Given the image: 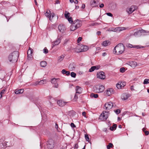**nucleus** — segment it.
Returning <instances> with one entry per match:
<instances>
[{"mask_svg":"<svg viewBox=\"0 0 149 149\" xmlns=\"http://www.w3.org/2000/svg\"><path fill=\"white\" fill-rule=\"evenodd\" d=\"M91 97H94L95 98H97L98 97V95L97 94L94 93H91L90 95Z\"/></svg>","mask_w":149,"mask_h":149,"instance_id":"28","label":"nucleus"},{"mask_svg":"<svg viewBox=\"0 0 149 149\" xmlns=\"http://www.w3.org/2000/svg\"><path fill=\"white\" fill-rule=\"evenodd\" d=\"M78 95L77 94V93H75L74 98V100H75L76 101L77 99H78Z\"/></svg>","mask_w":149,"mask_h":149,"instance_id":"51","label":"nucleus"},{"mask_svg":"<svg viewBox=\"0 0 149 149\" xmlns=\"http://www.w3.org/2000/svg\"><path fill=\"white\" fill-rule=\"evenodd\" d=\"M45 15L50 20H51L52 19H51V12L50 10L49 11V13L48 12V11L46 12L45 13Z\"/></svg>","mask_w":149,"mask_h":149,"instance_id":"19","label":"nucleus"},{"mask_svg":"<svg viewBox=\"0 0 149 149\" xmlns=\"http://www.w3.org/2000/svg\"><path fill=\"white\" fill-rule=\"evenodd\" d=\"M115 48L117 49L118 52L116 54L118 55L122 54L125 51V46L122 43H120L117 45L115 47Z\"/></svg>","mask_w":149,"mask_h":149,"instance_id":"2","label":"nucleus"},{"mask_svg":"<svg viewBox=\"0 0 149 149\" xmlns=\"http://www.w3.org/2000/svg\"><path fill=\"white\" fill-rule=\"evenodd\" d=\"M116 86L118 89H120L122 87V85L121 84L118 83L116 85Z\"/></svg>","mask_w":149,"mask_h":149,"instance_id":"44","label":"nucleus"},{"mask_svg":"<svg viewBox=\"0 0 149 149\" xmlns=\"http://www.w3.org/2000/svg\"><path fill=\"white\" fill-rule=\"evenodd\" d=\"M139 31L141 32V33H144L146 32V31L144 30L141 29V30H139Z\"/></svg>","mask_w":149,"mask_h":149,"instance_id":"58","label":"nucleus"},{"mask_svg":"<svg viewBox=\"0 0 149 149\" xmlns=\"http://www.w3.org/2000/svg\"><path fill=\"white\" fill-rule=\"evenodd\" d=\"M97 78L101 79H104L106 77L104 73L102 71L97 72Z\"/></svg>","mask_w":149,"mask_h":149,"instance_id":"8","label":"nucleus"},{"mask_svg":"<svg viewBox=\"0 0 149 149\" xmlns=\"http://www.w3.org/2000/svg\"><path fill=\"white\" fill-rule=\"evenodd\" d=\"M78 148V144L77 143L75 144V146H74V148H76L77 149Z\"/></svg>","mask_w":149,"mask_h":149,"instance_id":"63","label":"nucleus"},{"mask_svg":"<svg viewBox=\"0 0 149 149\" xmlns=\"http://www.w3.org/2000/svg\"><path fill=\"white\" fill-rule=\"evenodd\" d=\"M46 81L45 80H42L40 81H37L35 83V85H41L45 84Z\"/></svg>","mask_w":149,"mask_h":149,"instance_id":"16","label":"nucleus"},{"mask_svg":"<svg viewBox=\"0 0 149 149\" xmlns=\"http://www.w3.org/2000/svg\"><path fill=\"white\" fill-rule=\"evenodd\" d=\"M19 56V52L14 51L9 54L8 57V60L10 62L14 63L17 61Z\"/></svg>","mask_w":149,"mask_h":149,"instance_id":"1","label":"nucleus"},{"mask_svg":"<svg viewBox=\"0 0 149 149\" xmlns=\"http://www.w3.org/2000/svg\"><path fill=\"white\" fill-rule=\"evenodd\" d=\"M98 0H92L90 4L93 7H96L98 6Z\"/></svg>","mask_w":149,"mask_h":149,"instance_id":"10","label":"nucleus"},{"mask_svg":"<svg viewBox=\"0 0 149 149\" xmlns=\"http://www.w3.org/2000/svg\"><path fill=\"white\" fill-rule=\"evenodd\" d=\"M109 115L107 111H104L101 114L99 117L100 119H102V117L103 119L106 120L108 118Z\"/></svg>","mask_w":149,"mask_h":149,"instance_id":"5","label":"nucleus"},{"mask_svg":"<svg viewBox=\"0 0 149 149\" xmlns=\"http://www.w3.org/2000/svg\"><path fill=\"white\" fill-rule=\"evenodd\" d=\"M95 90L97 93L102 92L104 89L105 87L103 85H97L95 87Z\"/></svg>","mask_w":149,"mask_h":149,"instance_id":"4","label":"nucleus"},{"mask_svg":"<svg viewBox=\"0 0 149 149\" xmlns=\"http://www.w3.org/2000/svg\"><path fill=\"white\" fill-rule=\"evenodd\" d=\"M5 90L3 89L1 91V92L0 93V95H1V96L0 97V99H1V98L2 97V94L4 93L5 92Z\"/></svg>","mask_w":149,"mask_h":149,"instance_id":"49","label":"nucleus"},{"mask_svg":"<svg viewBox=\"0 0 149 149\" xmlns=\"http://www.w3.org/2000/svg\"><path fill=\"white\" fill-rule=\"evenodd\" d=\"M68 19V21L70 23L72 24L74 23V22L73 21L72 18L71 17H69V18H68V19Z\"/></svg>","mask_w":149,"mask_h":149,"instance_id":"34","label":"nucleus"},{"mask_svg":"<svg viewBox=\"0 0 149 149\" xmlns=\"http://www.w3.org/2000/svg\"><path fill=\"white\" fill-rule=\"evenodd\" d=\"M24 91V89H20L18 90H15V93L16 94H19L22 93H23Z\"/></svg>","mask_w":149,"mask_h":149,"instance_id":"25","label":"nucleus"},{"mask_svg":"<svg viewBox=\"0 0 149 149\" xmlns=\"http://www.w3.org/2000/svg\"><path fill=\"white\" fill-rule=\"evenodd\" d=\"M106 14L108 16L112 17L113 16V15L111 13H106Z\"/></svg>","mask_w":149,"mask_h":149,"instance_id":"57","label":"nucleus"},{"mask_svg":"<svg viewBox=\"0 0 149 149\" xmlns=\"http://www.w3.org/2000/svg\"><path fill=\"white\" fill-rule=\"evenodd\" d=\"M132 7L133 8V10H134V11L136 10L138 8V7L136 6H132Z\"/></svg>","mask_w":149,"mask_h":149,"instance_id":"56","label":"nucleus"},{"mask_svg":"<svg viewBox=\"0 0 149 149\" xmlns=\"http://www.w3.org/2000/svg\"><path fill=\"white\" fill-rule=\"evenodd\" d=\"M125 69L124 68H121L120 69V72L123 73L125 71Z\"/></svg>","mask_w":149,"mask_h":149,"instance_id":"48","label":"nucleus"},{"mask_svg":"<svg viewBox=\"0 0 149 149\" xmlns=\"http://www.w3.org/2000/svg\"><path fill=\"white\" fill-rule=\"evenodd\" d=\"M70 15V13L69 12L67 11H65L64 16L66 19H68V18L69 17Z\"/></svg>","mask_w":149,"mask_h":149,"instance_id":"31","label":"nucleus"},{"mask_svg":"<svg viewBox=\"0 0 149 149\" xmlns=\"http://www.w3.org/2000/svg\"><path fill=\"white\" fill-rule=\"evenodd\" d=\"M51 15H52L51 16L52 18L55 16V14L53 12H52V13H51Z\"/></svg>","mask_w":149,"mask_h":149,"instance_id":"62","label":"nucleus"},{"mask_svg":"<svg viewBox=\"0 0 149 149\" xmlns=\"http://www.w3.org/2000/svg\"><path fill=\"white\" fill-rule=\"evenodd\" d=\"M130 65L132 68L135 67L137 65V63L134 61H132L130 63Z\"/></svg>","mask_w":149,"mask_h":149,"instance_id":"23","label":"nucleus"},{"mask_svg":"<svg viewBox=\"0 0 149 149\" xmlns=\"http://www.w3.org/2000/svg\"><path fill=\"white\" fill-rule=\"evenodd\" d=\"M74 24H75L76 28L77 29L79 28L82 25V22L79 19H77L74 21Z\"/></svg>","mask_w":149,"mask_h":149,"instance_id":"9","label":"nucleus"},{"mask_svg":"<svg viewBox=\"0 0 149 149\" xmlns=\"http://www.w3.org/2000/svg\"><path fill=\"white\" fill-rule=\"evenodd\" d=\"M33 50L31 48L29 47L27 51V59L28 60H30L31 54L33 53Z\"/></svg>","mask_w":149,"mask_h":149,"instance_id":"12","label":"nucleus"},{"mask_svg":"<svg viewBox=\"0 0 149 149\" xmlns=\"http://www.w3.org/2000/svg\"><path fill=\"white\" fill-rule=\"evenodd\" d=\"M82 38L81 37H79L78 38L77 40V43H79L82 40Z\"/></svg>","mask_w":149,"mask_h":149,"instance_id":"55","label":"nucleus"},{"mask_svg":"<svg viewBox=\"0 0 149 149\" xmlns=\"http://www.w3.org/2000/svg\"><path fill=\"white\" fill-rule=\"evenodd\" d=\"M93 66L95 70H97L99 69L100 67V65L94 66Z\"/></svg>","mask_w":149,"mask_h":149,"instance_id":"47","label":"nucleus"},{"mask_svg":"<svg viewBox=\"0 0 149 149\" xmlns=\"http://www.w3.org/2000/svg\"><path fill=\"white\" fill-rule=\"evenodd\" d=\"M68 102H64L62 100H59L57 101V104L59 105V106L63 107L65 106L66 104L68 103Z\"/></svg>","mask_w":149,"mask_h":149,"instance_id":"14","label":"nucleus"},{"mask_svg":"<svg viewBox=\"0 0 149 149\" xmlns=\"http://www.w3.org/2000/svg\"><path fill=\"white\" fill-rule=\"evenodd\" d=\"M40 66L43 67H45L47 65V63L45 61H42L40 63Z\"/></svg>","mask_w":149,"mask_h":149,"instance_id":"27","label":"nucleus"},{"mask_svg":"<svg viewBox=\"0 0 149 149\" xmlns=\"http://www.w3.org/2000/svg\"><path fill=\"white\" fill-rule=\"evenodd\" d=\"M71 49L72 50H74V52L79 53L81 52V51L80 50V48L78 49L77 47H76L75 48H72Z\"/></svg>","mask_w":149,"mask_h":149,"instance_id":"29","label":"nucleus"},{"mask_svg":"<svg viewBox=\"0 0 149 149\" xmlns=\"http://www.w3.org/2000/svg\"><path fill=\"white\" fill-rule=\"evenodd\" d=\"M113 106V104L112 102H108L106 103L104 105L105 107L104 109L105 110H109L112 108Z\"/></svg>","mask_w":149,"mask_h":149,"instance_id":"7","label":"nucleus"},{"mask_svg":"<svg viewBox=\"0 0 149 149\" xmlns=\"http://www.w3.org/2000/svg\"><path fill=\"white\" fill-rule=\"evenodd\" d=\"M114 91L112 88H109L104 91V93L106 96H109L114 93Z\"/></svg>","mask_w":149,"mask_h":149,"instance_id":"6","label":"nucleus"},{"mask_svg":"<svg viewBox=\"0 0 149 149\" xmlns=\"http://www.w3.org/2000/svg\"><path fill=\"white\" fill-rule=\"evenodd\" d=\"M93 66L95 70H97L99 69L100 67V65L94 66Z\"/></svg>","mask_w":149,"mask_h":149,"instance_id":"46","label":"nucleus"},{"mask_svg":"<svg viewBox=\"0 0 149 149\" xmlns=\"http://www.w3.org/2000/svg\"><path fill=\"white\" fill-rule=\"evenodd\" d=\"M104 5L103 3H101L99 7L100 8H102L104 7Z\"/></svg>","mask_w":149,"mask_h":149,"instance_id":"64","label":"nucleus"},{"mask_svg":"<svg viewBox=\"0 0 149 149\" xmlns=\"http://www.w3.org/2000/svg\"><path fill=\"white\" fill-rule=\"evenodd\" d=\"M70 75L72 77L75 78L76 76V74L73 72H72L70 73Z\"/></svg>","mask_w":149,"mask_h":149,"instance_id":"41","label":"nucleus"},{"mask_svg":"<svg viewBox=\"0 0 149 149\" xmlns=\"http://www.w3.org/2000/svg\"><path fill=\"white\" fill-rule=\"evenodd\" d=\"M76 93L81 94L82 93V89L79 86H76Z\"/></svg>","mask_w":149,"mask_h":149,"instance_id":"17","label":"nucleus"},{"mask_svg":"<svg viewBox=\"0 0 149 149\" xmlns=\"http://www.w3.org/2000/svg\"><path fill=\"white\" fill-rule=\"evenodd\" d=\"M117 51H117V49H115V47L114 49L113 50V52L114 53L116 54L118 53V52H117Z\"/></svg>","mask_w":149,"mask_h":149,"instance_id":"61","label":"nucleus"},{"mask_svg":"<svg viewBox=\"0 0 149 149\" xmlns=\"http://www.w3.org/2000/svg\"><path fill=\"white\" fill-rule=\"evenodd\" d=\"M149 83V79H146L144 80L143 84H147Z\"/></svg>","mask_w":149,"mask_h":149,"instance_id":"36","label":"nucleus"},{"mask_svg":"<svg viewBox=\"0 0 149 149\" xmlns=\"http://www.w3.org/2000/svg\"><path fill=\"white\" fill-rule=\"evenodd\" d=\"M121 28L120 27H116L114 29L113 31L119 32L121 31Z\"/></svg>","mask_w":149,"mask_h":149,"instance_id":"33","label":"nucleus"},{"mask_svg":"<svg viewBox=\"0 0 149 149\" xmlns=\"http://www.w3.org/2000/svg\"><path fill=\"white\" fill-rule=\"evenodd\" d=\"M58 29L60 32L63 33L66 30V29L64 25L61 24L59 25L58 26Z\"/></svg>","mask_w":149,"mask_h":149,"instance_id":"11","label":"nucleus"},{"mask_svg":"<svg viewBox=\"0 0 149 149\" xmlns=\"http://www.w3.org/2000/svg\"><path fill=\"white\" fill-rule=\"evenodd\" d=\"M64 56L63 55H61L58 58V60L59 61H61L64 59Z\"/></svg>","mask_w":149,"mask_h":149,"instance_id":"35","label":"nucleus"},{"mask_svg":"<svg viewBox=\"0 0 149 149\" xmlns=\"http://www.w3.org/2000/svg\"><path fill=\"white\" fill-rule=\"evenodd\" d=\"M75 24H74L73 23V24H72L70 26V30L71 31H74L75 30L77 29L76 28V26H75Z\"/></svg>","mask_w":149,"mask_h":149,"instance_id":"24","label":"nucleus"},{"mask_svg":"<svg viewBox=\"0 0 149 149\" xmlns=\"http://www.w3.org/2000/svg\"><path fill=\"white\" fill-rule=\"evenodd\" d=\"M61 40V39L60 38H57L56 40L54 42L52 48H53L54 47L58 45L60 43Z\"/></svg>","mask_w":149,"mask_h":149,"instance_id":"15","label":"nucleus"},{"mask_svg":"<svg viewBox=\"0 0 149 149\" xmlns=\"http://www.w3.org/2000/svg\"><path fill=\"white\" fill-rule=\"evenodd\" d=\"M126 11L129 14H131L134 11L132 6H131V7L130 8H127Z\"/></svg>","mask_w":149,"mask_h":149,"instance_id":"21","label":"nucleus"},{"mask_svg":"<svg viewBox=\"0 0 149 149\" xmlns=\"http://www.w3.org/2000/svg\"><path fill=\"white\" fill-rule=\"evenodd\" d=\"M85 138L86 141H88L89 142H90L89 141V137L87 134H85Z\"/></svg>","mask_w":149,"mask_h":149,"instance_id":"37","label":"nucleus"},{"mask_svg":"<svg viewBox=\"0 0 149 149\" xmlns=\"http://www.w3.org/2000/svg\"><path fill=\"white\" fill-rule=\"evenodd\" d=\"M6 142V141H5V142H4L3 143L2 142L1 144V145H2L3 146V147H1V148H4L5 147H6V146L7 144L5 143Z\"/></svg>","mask_w":149,"mask_h":149,"instance_id":"53","label":"nucleus"},{"mask_svg":"<svg viewBox=\"0 0 149 149\" xmlns=\"http://www.w3.org/2000/svg\"><path fill=\"white\" fill-rule=\"evenodd\" d=\"M61 72L63 74H65L66 76H69L70 74V72L67 71L65 69L62 70Z\"/></svg>","mask_w":149,"mask_h":149,"instance_id":"22","label":"nucleus"},{"mask_svg":"<svg viewBox=\"0 0 149 149\" xmlns=\"http://www.w3.org/2000/svg\"><path fill=\"white\" fill-rule=\"evenodd\" d=\"M100 24V23H98L97 22L92 23L91 24V26H97L98 25Z\"/></svg>","mask_w":149,"mask_h":149,"instance_id":"50","label":"nucleus"},{"mask_svg":"<svg viewBox=\"0 0 149 149\" xmlns=\"http://www.w3.org/2000/svg\"><path fill=\"white\" fill-rule=\"evenodd\" d=\"M76 67V65L74 63H72L69 65V67L71 69V70H74Z\"/></svg>","mask_w":149,"mask_h":149,"instance_id":"20","label":"nucleus"},{"mask_svg":"<svg viewBox=\"0 0 149 149\" xmlns=\"http://www.w3.org/2000/svg\"><path fill=\"white\" fill-rule=\"evenodd\" d=\"M71 127L72 128H74L76 127V126L73 123H71L70 124Z\"/></svg>","mask_w":149,"mask_h":149,"instance_id":"59","label":"nucleus"},{"mask_svg":"<svg viewBox=\"0 0 149 149\" xmlns=\"http://www.w3.org/2000/svg\"><path fill=\"white\" fill-rule=\"evenodd\" d=\"M114 112L117 115L118 114L120 113L121 112L120 110L119 109H117L116 110L114 111Z\"/></svg>","mask_w":149,"mask_h":149,"instance_id":"43","label":"nucleus"},{"mask_svg":"<svg viewBox=\"0 0 149 149\" xmlns=\"http://www.w3.org/2000/svg\"><path fill=\"white\" fill-rule=\"evenodd\" d=\"M95 70L94 68L93 67V66H92L91 67V68L89 69V72H93Z\"/></svg>","mask_w":149,"mask_h":149,"instance_id":"54","label":"nucleus"},{"mask_svg":"<svg viewBox=\"0 0 149 149\" xmlns=\"http://www.w3.org/2000/svg\"><path fill=\"white\" fill-rule=\"evenodd\" d=\"M134 35L135 36H140L141 32L139 31V30L135 32L134 33Z\"/></svg>","mask_w":149,"mask_h":149,"instance_id":"32","label":"nucleus"},{"mask_svg":"<svg viewBox=\"0 0 149 149\" xmlns=\"http://www.w3.org/2000/svg\"><path fill=\"white\" fill-rule=\"evenodd\" d=\"M122 85V86L124 87L126 85V82H123V83H121L120 84Z\"/></svg>","mask_w":149,"mask_h":149,"instance_id":"60","label":"nucleus"},{"mask_svg":"<svg viewBox=\"0 0 149 149\" xmlns=\"http://www.w3.org/2000/svg\"><path fill=\"white\" fill-rule=\"evenodd\" d=\"M117 127V125L116 124H114L113 126L110 127L109 129L111 131H113L116 129Z\"/></svg>","mask_w":149,"mask_h":149,"instance_id":"26","label":"nucleus"},{"mask_svg":"<svg viewBox=\"0 0 149 149\" xmlns=\"http://www.w3.org/2000/svg\"><path fill=\"white\" fill-rule=\"evenodd\" d=\"M111 44V42L109 40H105L103 41L102 43V45L103 46L106 47L108 45H109Z\"/></svg>","mask_w":149,"mask_h":149,"instance_id":"18","label":"nucleus"},{"mask_svg":"<svg viewBox=\"0 0 149 149\" xmlns=\"http://www.w3.org/2000/svg\"><path fill=\"white\" fill-rule=\"evenodd\" d=\"M55 141L52 139H49L47 141V146L48 149H53L55 146Z\"/></svg>","mask_w":149,"mask_h":149,"instance_id":"3","label":"nucleus"},{"mask_svg":"<svg viewBox=\"0 0 149 149\" xmlns=\"http://www.w3.org/2000/svg\"><path fill=\"white\" fill-rule=\"evenodd\" d=\"M58 84L57 83V81L56 82V83H55L53 84V86L54 87L57 88L58 87Z\"/></svg>","mask_w":149,"mask_h":149,"instance_id":"52","label":"nucleus"},{"mask_svg":"<svg viewBox=\"0 0 149 149\" xmlns=\"http://www.w3.org/2000/svg\"><path fill=\"white\" fill-rule=\"evenodd\" d=\"M79 48L81 52H86L88 49V46L83 45H80V47Z\"/></svg>","mask_w":149,"mask_h":149,"instance_id":"13","label":"nucleus"},{"mask_svg":"<svg viewBox=\"0 0 149 149\" xmlns=\"http://www.w3.org/2000/svg\"><path fill=\"white\" fill-rule=\"evenodd\" d=\"M142 130L144 132H145V134L146 135H148L149 133V132L148 131H146V129L145 128H143Z\"/></svg>","mask_w":149,"mask_h":149,"instance_id":"38","label":"nucleus"},{"mask_svg":"<svg viewBox=\"0 0 149 149\" xmlns=\"http://www.w3.org/2000/svg\"><path fill=\"white\" fill-rule=\"evenodd\" d=\"M43 51V53H45V54H47L48 53V50L46 47H45Z\"/></svg>","mask_w":149,"mask_h":149,"instance_id":"45","label":"nucleus"},{"mask_svg":"<svg viewBox=\"0 0 149 149\" xmlns=\"http://www.w3.org/2000/svg\"><path fill=\"white\" fill-rule=\"evenodd\" d=\"M123 99L124 100H127V99H128V98L129 97V96H128V95H127L126 94H123Z\"/></svg>","mask_w":149,"mask_h":149,"instance_id":"42","label":"nucleus"},{"mask_svg":"<svg viewBox=\"0 0 149 149\" xmlns=\"http://www.w3.org/2000/svg\"><path fill=\"white\" fill-rule=\"evenodd\" d=\"M113 147V145L111 143H109V144L107 146V149H110L111 148Z\"/></svg>","mask_w":149,"mask_h":149,"instance_id":"30","label":"nucleus"},{"mask_svg":"<svg viewBox=\"0 0 149 149\" xmlns=\"http://www.w3.org/2000/svg\"><path fill=\"white\" fill-rule=\"evenodd\" d=\"M128 47L130 48L133 47V48H135L137 49H139V46H133L132 45H131L130 44H129Z\"/></svg>","mask_w":149,"mask_h":149,"instance_id":"39","label":"nucleus"},{"mask_svg":"<svg viewBox=\"0 0 149 149\" xmlns=\"http://www.w3.org/2000/svg\"><path fill=\"white\" fill-rule=\"evenodd\" d=\"M57 79L56 78H53L51 80V82L52 84H54L55 83H56L57 81Z\"/></svg>","mask_w":149,"mask_h":149,"instance_id":"40","label":"nucleus"}]
</instances>
